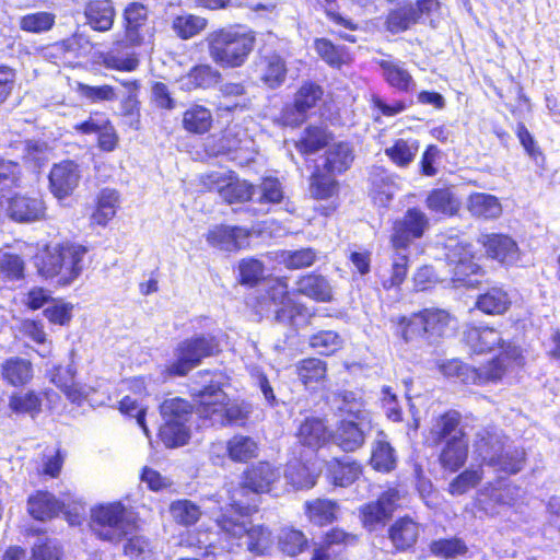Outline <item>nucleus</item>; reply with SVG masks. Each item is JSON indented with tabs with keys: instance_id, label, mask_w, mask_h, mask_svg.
Instances as JSON below:
<instances>
[{
	"instance_id": "f257e3e1",
	"label": "nucleus",
	"mask_w": 560,
	"mask_h": 560,
	"mask_svg": "<svg viewBox=\"0 0 560 560\" xmlns=\"http://www.w3.org/2000/svg\"><path fill=\"white\" fill-rule=\"evenodd\" d=\"M200 378L191 387L199 417L209 420L212 425L221 427L244 422L248 411L240 404L229 402L219 382H214L208 371L200 374Z\"/></svg>"
},
{
	"instance_id": "f03ea898",
	"label": "nucleus",
	"mask_w": 560,
	"mask_h": 560,
	"mask_svg": "<svg viewBox=\"0 0 560 560\" xmlns=\"http://www.w3.org/2000/svg\"><path fill=\"white\" fill-rule=\"evenodd\" d=\"M209 56L223 69L243 67L256 44L252 30L241 25H228L211 31L206 36Z\"/></svg>"
},
{
	"instance_id": "7ed1b4c3",
	"label": "nucleus",
	"mask_w": 560,
	"mask_h": 560,
	"mask_svg": "<svg viewBox=\"0 0 560 560\" xmlns=\"http://www.w3.org/2000/svg\"><path fill=\"white\" fill-rule=\"evenodd\" d=\"M474 454L498 471L518 472L524 463V452L505 445L503 434L495 428H480L475 433Z\"/></svg>"
},
{
	"instance_id": "20e7f679",
	"label": "nucleus",
	"mask_w": 560,
	"mask_h": 560,
	"mask_svg": "<svg viewBox=\"0 0 560 560\" xmlns=\"http://www.w3.org/2000/svg\"><path fill=\"white\" fill-rule=\"evenodd\" d=\"M264 287L265 293L256 298L254 305L257 313H268L273 306L276 320L291 326H298L299 320L306 323L313 316L304 304L291 298L287 278L269 279Z\"/></svg>"
},
{
	"instance_id": "39448f33",
	"label": "nucleus",
	"mask_w": 560,
	"mask_h": 560,
	"mask_svg": "<svg viewBox=\"0 0 560 560\" xmlns=\"http://www.w3.org/2000/svg\"><path fill=\"white\" fill-rule=\"evenodd\" d=\"M238 505H232L217 518V524L226 540L255 555H262L271 544V534L262 525H253L243 515Z\"/></svg>"
},
{
	"instance_id": "423d86ee",
	"label": "nucleus",
	"mask_w": 560,
	"mask_h": 560,
	"mask_svg": "<svg viewBox=\"0 0 560 560\" xmlns=\"http://www.w3.org/2000/svg\"><path fill=\"white\" fill-rule=\"evenodd\" d=\"M85 253L86 247H43L35 264L46 279L56 278L59 285H69L80 276Z\"/></svg>"
},
{
	"instance_id": "0eeeda50",
	"label": "nucleus",
	"mask_w": 560,
	"mask_h": 560,
	"mask_svg": "<svg viewBox=\"0 0 560 560\" xmlns=\"http://www.w3.org/2000/svg\"><path fill=\"white\" fill-rule=\"evenodd\" d=\"M325 89L315 80H304L295 89L291 101L285 102L275 118L277 126L298 129L324 103Z\"/></svg>"
},
{
	"instance_id": "6e6552de",
	"label": "nucleus",
	"mask_w": 560,
	"mask_h": 560,
	"mask_svg": "<svg viewBox=\"0 0 560 560\" xmlns=\"http://www.w3.org/2000/svg\"><path fill=\"white\" fill-rule=\"evenodd\" d=\"M132 512L120 502L96 506L91 513V528L103 540L117 542L135 529Z\"/></svg>"
},
{
	"instance_id": "1a4fd4ad",
	"label": "nucleus",
	"mask_w": 560,
	"mask_h": 560,
	"mask_svg": "<svg viewBox=\"0 0 560 560\" xmlns=\"http://www.w3.org/2000/svg\"><path fill=\"white\" fill-rule=\"evenodd\" d=\"M190 405L182 398H170L160 407L164 423L160 428V439L167 447L185 445L189 440L187 421L190 416Z\"/></svg>"
},
{
	"instance_id": "9d476101",
	"label": "nucleus",
	"mask_w": 560,
	"mask_h": 560,
	"mask_svg": "<svg viewBox=\"0 0 560 560\" xmlns=\"http://www.w3.org/2000/svg\"><path fill=\"white\" fill-rule=\"evenodd\" d=\"M464 339L467 346L477 353L490 352L497 348L500 349V354L489 363L500 360L504 366V372L521 355L520 349L511 342H506L501 332L492 327L468 326L464 331Z\"/></svg>"
},
{
	"instance_id": "9b49d317",
	"label": "nucleus",
	"mask_w": 560,
	"mask_h": 560,
	"mask_svg": "<svg viewBox=\"0 0 560 560\" xmlns=\"http://www.w3.org/2000/svg\"><path fill=\"white\" fill-rule=\"evenodd\" d=\"M218 342L211 336H195L178 343L175 360L167 366L172 375L184 376L196 368L205 358L218 351Z\"/></svg>"
},
{
	"instance_id": "f8f14e48",
	"label": "nucleus",
	"mask_w": 560,
	"mask_h": 560,
	"mask_svg": "<svg viewBox=\"0 0 560 560\" xmlns=\"http://www.w3.org/2000/svg\"><path fill=\"white\" fill-rule=\"evenodd\" d=\"M121 31L124 43L128 47H141L154 36L148 5L131 1L121 12Z\"/></svg>"
},
{
	"instance_id": "ddd939ff",
	"label": "nucleus",
	"mask_w": 560,
	"mask_h": 560,
	"mask_svg": "<svg viewBox=\"0 0 560 560\" xmlns=\"http://www.w3.org/2000/svg\"><path fill=\"white\" fill-rule=\"evenodd\" d=\"M440 370L447 377H456L463 383L476 385L497 382L501 380L504 374V366L500 360L479 368H474L457 359H453L443 362L440 365Z\"/></svg>"
},
{
	"instance_id": "4468645a",
	"label": "nucleus",
	"mask_w": 560,
	"mask_h": 560,
	"mask_svg": "<svg viewBox=\"0 0 560 560\" xmlns=\"http://www.w3.org/2000/svg\"><path fill=\"white\" fill-rule=\"evenodd\" d=\"M73 129L81 135H96V147L102 152H113L119 145L120 137L117 129L112 120L104 117L101 112H91L89 117L75 124Z\"/></svg>"
},
{
	"instance_id": "2eb2a0df",
	"label": "nucleus",
	"mask_w": 560,
	"mask_h": 560,
	"mask_svg": "<svg viewBox=\"0 0 560 560\" xmlns=\"http://www.w3.org/2000/svg\"><path fill=\"white\" fill-rule=\"evenodd\" d=\"M86 44L81 35L73 34L49 44L46 56L59 67L75 69L81 65V59L88 56Z\"/></svg>"
},
{
	"instance_id": "dca6fc26",
	"label": "nucleus",
	"mask_w": 560,
	"mask_h": 560,
	"mask_svg": "<svg viewBox=\"0 0 560 560\" xmlns=\"http://www.w3.org/2000/svg\"><path fill=\"white\" fill-rule=\"evenodd\" d=\"M430 226L428 215L418 207L407 209L402 218L393 223V245H408L421 238Z\"/></svg>"
},
{
	"instance_id": "f3484780",
	"label": "nucleus",
	"mask_w": 560,
	"mask_h": 560,
	"mask_svg": "<svg viewBox=\"0 0 560 560\" xmlns=\"http://www.w3.org/2000/svg\"><path fill=\"white\" fill-rule=\"evenodd\" d=\"M447 249L444 254L453 275L454 282H462L466 287H475L479 280L477 279L480 265L475 261V255L469 247H443Z\"/></svg>"
},
{
	"instance_id": "a211bd4d",
	"label": "nucleus",
	"mask_w": 560,
	"mask_h": 560,
	"mask_svg": "<svg viewBox=\"0 0 560 560\" xmlns=\"http://www.w3.org/2000/svg\"><path fill=\"white\" fill-rule=\"evenodd\" d=\"M399 499L398 490L388 489L375 502L363 505L360 510L363 526L370 532L384 527L392 517Z\"/></svg>"
},
{
	"instance_id": "6ab92c4d",
	"label": "nucleus",
	"mask_w": 560,
	"mask_h": 560,
	"mask_svg": "<svg viewBox=\"0 0 560 560\" xmlns=\"http://www.w3.org/2000/svg\"><path fill=\"white\" fill-rule=\"evenodd\" d=\"M8 217L18 223H32L46 219V205L39 195L14 194L8 200Z\"/></svg>"
},
{
	"instance_id": "aec40b11",
	"label": "nucleus",
	"mask_w": 560,
	"mask_h": 560,
	"mask_svg": "<svg viewBox=\"0 0 560 560\" xmlns=\"http://www.w3.org/2000/svg\"><path fill=\"white\" fill-rule=\"evenodd\" d=\"M82 15L93 32L107 33L115 25L117 12L113 0H85Z\"/></svg>"
},
{
	"instance_id": "412c9836",
	"label": "nucleus",
	"mask_w": 560,
	"mask_h": 560,
	"mask_svg": "<svg viewBox=\"0 0 560 560\" xmlns=\"http://www.w3.org/2000/svg\"><path fill=\"white\" fill-rule=\"evenodd\" d=\"M334 404L342 419L360 421L361 425L372 427L373 417L361 394L340 392L336 394Z\"/></svg>"
},
{
	"instance_id": "4be33fe9",
	"label": "nucleus",
	"mask_w": 560,
	"mask_h": 560,
	"mask_svg": "<svg viewBox=\"0 0 560 560\" xmlns=\"http://www.w3.org/2000/svg\"><path fill=\"white\" fill-rule=\"evenodd\" d=\"M129 48L124 38L117 40L108 50L101 51L97 56V62L106 70L117 72H132L139 68L140 59L137 52L127 51Z\"/></svg>"
},
{
	"instance_id": "5701e85b",
	"label": "nucleus",
	"mask_w": 560,
	"mask_h": 560,
	"mask_svg": "<svg viewBox=\"0 0 560 560\" xmlns=\"http://www.w3.org/2000/svg\"><path fill=\"white\" fill-rule=\"evenodd\" d=\"M48 178L52 195L58 199H63L71 195L78 186V165L70 160L55 164L49 172Z\"/></svg>"
},
{
	"instance_id": "b1692460",
	"label": "nucleus",
	"mask_w": 560,
	"mask_h": 560,
	"mask_svg": "<svg viewBox=\"0 0 560 560\" xmlns=\"http://www.w3.org/2000/svg\"><path fill=\"white\" fill-rule=\"evenodd\" d=\"M354 159L353 144L348 140H341L328 144L324 150L323 162L319 165L329 172L342 175L351 168Z\"/></svg>"
},
{
	"instance_id": "393cba45",
	"label": "nucleus",
	"mask_w": 560,
	"mask_h": 560,
	"mask_svg": "<svg viewBox=\"0 0 560 560\" xmlns=\"http://www.w3.org/2000/svg\"><path fill=\"white\" fill-rule=\"evenodd\" d=\"M334 137L332 131L327 127L310 124L302 130L294 147L302 156H308L325 150L332 142Z\"/></svg>"
},
{
	"instance_id": "a878e982",
	"label": "nucleus",
	"mask_w": 560,
	"mask_h": 560,
	"mask_svg": "<svg viewBox=\"0 0 560 560\" xmlns=\"http://www.w3.org/2000/svg\"><path fill=\"white\" fill-rule=\"evenodd\" d=\"M313 47L318 58L335 70L349 67L354 60L353 54L347 46L336 44L327 37L315 38Z\"/></svg>"
},
{
	"instance_id": "bb28decb",
	"label": "nucleus",
	"mask_w": 560,
	"mask_h": 560,
	"mask_svg": "<svg viewBox=\"0 0 560 560\" xmlns=\"http://www.w3.org/2000/svg\"><path fill=\"white\" fill-rule=\"evenodd\" d=\"M371 428L361 425L360 421L341 419L330 438L345 452H354L364 444Z\"/></svg>"
},
{
	"instance_id": "cd10ccee",
	"label": "nucleus",
	"mask_w": 560,
	"mask_h": 560,
	"mask_svg": "<svg viewBox=\"0 0 560 560\" xmlns=\"http://www.w3.org/2000/svg\"><path fill=\"white\" fill-rule=\"evenodd\" d=\"M424 205L434 214L452 218L458 213L462 202L451 186H444L429 190Z\"/></svg>"
},
{
	"instance_id": "c85d7f7f",
	"label": "nucleus",
	"mask_w": 560,
	"mask_h": 560,
	"mask_svg": "<svg viewBox=\"0 0 560 560\" xmlns=\"http://www.w3.org/2000/svg\"><path fill=\"white\" fill-rule=\"evenodd\" d=\"M119 192L114 188L101 189L94 200V208L90 215V224L106 226L116 215L119 208Z\"/></svg>"
},
{
	"instance_id": "c756f323",
	"label": "nucleus",
	"mask_w": 560,
	"mask_h": 560,
	"mask_svg": "<svg viewBox=\"0 0 560 560\" xmlns=\"http://www.w3.org/2000/svg\"><path fill=\"white\" fill-rule=\"evenodd\" d=\"M280 471L272 467L269 463H258L249 468L243 480V488L249 489L255 493H265L272 490V486L279 481Z\"/></svg>"
},
{
	"instance_id": "7c9ffc66",
	"label": "nucleus",
	"mask_w": 560,
	"mask_h": 560,
	"mask_svg": "<svg viewBox=\"0 0 560 560\" xmlns=\"http://www.w3.org/2000/svg\"><path fill=\"white\" fill-rule=\"evenodd\" d=\"M377 65L382 70L384 81L389 88L402 94L415 91L416 81L401 62L381 59L377 61Z\"/></svg>"
},
{
	"instance_id": "2f4dec72",
	"label": "nucleus",
	"mask_w": 560,
	"mask_h": 560,
	"mask_svg": "<svg viewBox=\"0 0 560 560\" xmlns=\"http://www.w3.org/2000/svg\"><path fill=\"white\" fill-rule=\"evenodd\" d=\"M338 174L327 171L320 165H315L308 177L311 195L317 200H327L338 195Z\"/></svg>"
},
{
	"instance_id": "473e14b6",
	"label": "nucleus",
	"mask_w": 560,
	"mask_h": 560,
	"mask_svg": "<svg viewBox=\"0 0 560 560\" xmlns=\"http://www.w3.org/2000/svg\"><path fill=\"white\" fill-rule=\"evenodd\" d=\"M420 149V142L412 137L396 138L392 144L384 150L389 162L398 168H408Z\"/></svg>"
},
{
	"instance_id": "72a5a7b5",
	"label": "nucleus",
	"mask_w": 560,
	"mask_h": 560,
	"mask_svg": "<svg viewBox=\"0 0 560 560\" xmlns=\"http://www.w3.org/2000/svg\"><path fill=\"white\" fill-rule=\"evenodd\" d=\"M468 455V443L465 434L459 431L445 443L440 454V463L444 469L457 471L464 466Z\"/></svg>"
},
{
	"instance_id": "f704fd0d",
	"label": "nucleus",
	"mask_w": 560,
	"mask_h": 560,
	"mask_svg": "<svg viewBox=\"0 0 560 560\" xmlns=\"http://www.w3.org/2000/svg\"><path fill=\"white\" fill-rule=\"evenodd\" d=\"M299 380L306 389L315 390L324 386L327 380V364L317 358H307L295 364Z\"/></svg>"
},
{
	"instance_id": "c9c22d12",
	"label": "nucleus",
	"mask_w": 560,
	"mask_h": 560,
	"mask_svg": "<svg viewBox=\"0 0 560 560\" xmlns=\"http://www.w3.org/2000/svg\"><path fill=\"white\" fill-rule=\"evenodd\" d=\"M299 294L307 296L316 302L327 303L334 299L332 287L322 275L310 273L301 277L296 282Z\"/></svg>"
},
{
	"instance_id": "e433bc0d",
	"label": "nucleus",
	"mask_w": 560,
	"mask_h": 560,
	"mask_svg": "<svg viewBox=\"0 0 560 560\" xmlns=\"http://www.w3.org/2000/svg\"><path fill=\"white\" fill-rule=\"evenodd\" d=\"M212 125V113L203 105L194 103L183 113L182 127L187 133L205 135L211 130Z\"/></svg>"
},
{
	"instance_id": "4c0bfd02",
	"label": "nucleus",
	"mask_w": 560,
	"mask_h": 560,
	"mask_svg": "<svg viewBox=\"0 0 560 560\" xmlns=\"http://www.w3.org/2000/svg\"><path fill=\"white\" fill-rule=\"evenodd\" d=\"M255 187L247 180L240 179L234 171H228V179L220 191L221 199L228 203H243L249 201L254 195Z\"/></svg>"
},
{
	"instance_id": "58836bf2",
	"label": "nucleus",
	"mask_w": 560,
	"mask_h": 560,
	"mask_svg": "<svg viewBox=\"0 0 560 560\" xmlns=\"http://www.w3.org/2000/svg\"><path fill=\"white\" fill-rule=\"evenodd\" d=\"M75 369L57 366L50 372V381L59 387L72 402H80L88 396V389L74 382Z\"/></svg>"
},
{
	"instance_id": "ea45409f",
	"label": "nucleus",
	"mask_w": 560,
	"mask_h": 560,
	"mask_svg": "<svg viewBox=\"0 0 560 560\" xmlns=\"http://www.w3.org/2000/svg\"><path fill=\"white\" fill-rule=\"evenodd\" d=\"M258 232L259 231L254 228L218 224L208 231L206 240L209 245H238L241 241H244L253 233Z\"/></svg>"
},
{
	"instance_id": "a19ab883",
	"label": "nucleus",
	"mask_w": 560,
	"mask_h": 560,
	"mask_svg": "<svg viewBox=\"0 0 560 560\" xmlns=\"http://www.w3.org/2000/svg\"><path fill=\"white\" fill-rule=\"evenodd\" d=\"M226 450L229 456L234 462H247L248 459L257 456V443L249 436L235 435L223 446L221 443L211 446V455L218 454Z\"/></svg>"
},
{
	"instance_id": "79ce46f5",
	"label": "nucleus",
	"mask_w": 560,
	"mask_h": 560,
	"mask_svg": "<svg viewBox=\"0 0 560 560\" xmlns=\"http://www.w3.org/2000/svg\"><path fill=\"white\" fill-rule=\"evenodd\" d=\"M33 364L30 360L11 357L1 365V375L3 380L12 386H23L33 378Z\"/></svg>"
},
{
	"instance_id": "37998d69",
	"label": "nucleus",
	"mask_w": 560,
	"mask_h": 560,
	"mask_svg": "<svg viewBox=\"0 0 560 560\" xmlns=\"http://www.w3.org/2000/svg\"><path fill=\"white\" fill-rule=\"evenodd\" d=\"M418 22V12L413 10V3L404 2L387 12L384 26L390 34H398L408 31Z\"/></svg>"
},
{
	"instance_id": "c03bdc74",
	"label": "nucleus",
	"mask_w": 560,
	"mask_h": 560,
	"mask_svg": "<svg viewBox=\"0 0 560 560\" xmlns=\"http://www.w3.org/2000/svg\"><path fill=\"white\" fill-rule=\"evenodd\" d=\"M509 293L500 287H493L480 294L476 301V307L488 315H502L511 306Z\"/></svg>"
},
{
	"instance_id": "a18cd8bd",
	"label": "nucleus",
	"mask_w": 560,
	"mask_h": 560,
	"mask_svg": "<svg viewBox=\"0 0 560 560\" xmlns=\"http://www.w3.org/2000/svg\"><path fill=\"white\" fill-rule=\"evenodd\" d=\"M28 512L36 520H47L58 515L66 506L65 502L58 501L51 493L38 491L28 499Z\"/></svg>"
},
{
	"instance_id": "49530a36",
	"label": "nucleus",
	"mask_w": 560,
	"mask_h": 560,
	"mask_svg": "<svg viewBox=\"0 0 560 560\" xmlns=\"http://www.w3.org/2000/svg\"><path fill=\"white\" fill-rule=\"evenodd\" d=\"M371 465L378 471L388 472L396 466V454L387 441V436L380 431L372 445Z\"/></svg>"
},
{
	"instance_id": "de8ad7c7",
	"label": "nucleus",
	"mask_w": 560,
	"mask_h": 560,
	"mask_svg": "<svg viewBox=\"0 0 560 560\" xmlns=\"http://www.w3.org/2000/svg\"><path fill=\"white\" fill-rule=\"evenodd\" d=\"M419 525L409 517L397 520L389 528V538L399 550L412 547L419 536Z\"/></svg>"
},
{
	"instance_id": "09e8293b",
	"label": "nucleus",
	"mask_w": 560,
	"mask_h": 560,
	"mask_svg": "<svg viewBox=\"0 0 560 560\" xmlns=\"http://www.w3.org/2000/svg\"><path fill=\"white\" fill-rule=\"evenodd\" d=\"M329 436L324 421L318 418L305 419L298 432L300 443L312 450L324 445Z\"/></svg>"
},
{
	"instance_id": "8fccbe9b",
	"label": "nucleus",
	"mask_w": 560,
	"mask_h": 560,
	"mask_svg": "<svg viewBox=\"0 0 560 560\" xmlns=\"http://www.w3.org/2000/svg\"><path fill=\"white\" fill-rule=\"evenodd\" d=\"M262 63L261 82L271 90L280 88L284 83L288 73L283 58L277 54H271L264 57Z\"/></svg>"
},
{
	"instance_id": "3c124183",
	"label": "nucleus",
	"mask_w": 560,
	"mask_h": 560,
	"mask_svg": "<svg viewBox=\"0 0 560 560\" xmlns=\"http://www.w3.org/2000/svg\"><path fill=\"white\" fill-rule=\"evenodd\" d=\"M413 323L419 327L424 325V332L429 337H441L446 332L451 324V316L443 310H424L416 314Z\"/></svg>"
},
{
	"instance_id": "603ef678",
	"label": "nucleus",
	"mask_w": 560,
	"mask_h": 560,
	"mask_svg": "<svg viewBox=\"0 0 560 560\" xmlns=\"http://www.w3.org/2000/svg\"><path fill=\"white\" fill-rule=\"evenodd\" d=\"M467 208L476 217L493 219L501 214L502 207L498 197L486 192H472L468 196Z\"/></svg>"
},
{
	"instance_id": "864d4df0",
	"label": "nucleus",
	"mask_w": 560,
	"mask_h": 560,
	"mask_svg": "<svg viewBox=\"0 0 560 560\" xmlns=\"http://www.w3.org/2000/svg\"><path fill=\"white\" fill-rule=\"evenodd\" d=\"M522 497V489L514 485H505L501 488H494L491 490L489 501L485 499H479V505L487 513L494 515L498 514L499 511L495 510V506H491L490 502H493L499 506H513L517 500Z\"/></svg>"
},
{
	"instance_id": "5fc2aeb1",
	"label": "nucleus",
	"mask_w": 560,
	"mask_h": 560,
	"mask_svg": "<svg viewBox=\"0 0 560 560\" xmlns=\"http://www.w3.org/2000/svg\"><path fill=\"white\" fill-rule=\"evenodd\" d=\"M328 470L334 483L340 487L351 485L361 475L360 464L350 457L332 459L328 465Z\"/></svg>"
},
{
	"instance_id": "6e6d98bb",
	"label": "nucleus",
	"mask_w": 560,
	"mask_h": 560,
	"mask_svg": "<svg viewBox=\"0 0 560 560\" xmlns=\"http://www.w3.org/2000/svg\"><path fill=\"white\" fill-rule=\"evenodd\" d=\"M56 24V14L49 11H36L19 18V28L30 34L47 33Z\"/></svg>"
},
{
	"instance_id": "4d7b16f0",
	"label": "nucleus",
	"mask_w": 560,
	"mask_h": 560,
	"mask_svg": "<svg viewBox=\"0 0 560 560\" xmlns=\"http://www.w3.org/2000/svg\"><path fill=\"white\" fill-rule=\"evenodd\" d=\"M208 25L206 18L184 13L173 18L172 30L183 40L190 39L201 33Z\"/></svg>"
},
{
	"instance_id": "13d9d810",
	"label": "nucleus",
	"mask_w": 560,
	"mask_h": 560,
	"mask_svg": "<svg viewBox=\"0 0 560 560\" xmlns=\"http://www.w3.org/2000/svg\"><path fill=\"white\" fill-rule=\"evenodd\" d=\"M9 408L16 415H30L34 418L42 410L40 394L34 390H21L9 398Z\"/></svg>"
},
{
	"instance_id": "bf43d9fd",
	"label": "nucleus",
	"mask_w": 560,
	"mask_h": 560,
	"mask_svg": "<svg viewBox=\"0 0 560 560\" xmlns=\"http://www.w3.org/2000/svg\"><path fill=\"white\" fill-rule=\"evenodd\" d=\"M308 520L317 525H326L336 520L338 513V504L328 499H315L305 503Z\"/></svg>"
},
{
	"instance_id": "052dcab7",
	"label": "nucleus",
	"mask_w": 560,
	"mask_h": 560,
	"mask_svg": "<svg viewBox=\"0 0 560 560\" xmlns=\"http://www.w3.org/2000/svg\"><path fill=\"white\" fill-rule=\"evenodd\" d=\"M308 345L322 355H331L342 348L343 339L334 330H320L310 337Z\"/></svg>"
},
{
	"instance_id": "680f3d73",
	"label": "nucleus",
	"mask_w": 560,
	"mask_h": 560,
	"mask_svg": "<svg viewBox=\"0 0 560 560\" xmlns=\"http://www.w3.org/2000/svg\"><path fill=\"white\" fill-rule=\"evenodd\" d=\"M173 520L184 526L194 525L201 515L199 505L190 500H176L170 505Z\"/></svg>"
},
{
	"instance_id": "e2e57ef3",
	"label": "nucleus",
	"mask_w": 560,
	"mask_h": 560,
	"mask_svg": "<svg viewBox=\"0 0 560 560\" xmlns=\"http://www.w3.org/2000/svg\"><path fill=\"white\" fill-rule=\"evenodd\" d=\"M187 77L195 88L200 89H208L219 83L222 79L220 71L209 63L191 67Z\"/></svg>"
},
{
	"instance_id": "0e129e2a",
	"label": "nucleus",
	"mask_w": 560,
	"mask_h": 560,
	"mask_svg": "<svg viewBox=\"0 0 560 560\" xmlns=\"http://www.w3.org/2000/svg\"><path fill=\"white\" fill-rule=\"evenodd\" d=\"M431 552L444 559H453L463 556L468 551V548L460 538L438 539L430 545Z\"/></svg>"
},
{
	"instance_id": "69168bd1",
	"label": "nucleus",
	"mask_w": 560,
	"mask_h": 560,
	"mask_svg": "<svg viewBox=\"0 0 560 560\" xmlns=\"http://www.w3.org/2000/svg\"><path fill=\"white\" fill-rule=\"evenodd\" d=\"M307 539L301 530L283 528L279 535V547L282 552L294 557L303 551Z\"/></svg>"
},
{
	"instance_id": "338daca9",
	"label": "nucleus",
	"mask_w": 560,
	"mask_h": 560,
	"mask_svg": "<svg viewBox=\"0 0 560 560\" xmlns=\"http://www.w3.org/2000/svg\"><path fill=\"white\" fill-rule=\"evenodd\" d=\"M285 479L296 489H310L316 483L315 477L308 469L295 462L290 463L284 472Z\"/></svg>"
},
{
	"instance_id": "774afa93",
	"label": "nucleus",
	"mask_w": 560,
	"mask_h": 560,
	"mask_svg": "<svg viewBox=\"0 0 560 560\" xmlns=\"http://www.w3.org/2000/svg\"><path fill=\"white\" fill-rule=\"evenodd\" d=\"M124 551L132 560H152L154 555L151 541L143 536L129 538Z\"/></svg>"
}]
</instances>
